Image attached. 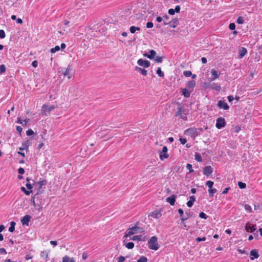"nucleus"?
<instances>
[{"instance_id":"09e8293b","label":"nucleus","mask_w":262,"mask_h":262,"mask_svg":"<svg viewBox=\"0 0 262 262\" xmlns=\"http://www.w3.org/2000/svg\"><path fill=\"white\" fill-rule=\"evenodd\" d=\"M238 185L241 189H244V188H246V184L242 182H239L238 183Z\"/></svg>"},{"instance_id":"c9c22d12","label":"nucleus","mask_w":262,"mask_h":262,"mask_svg":"<svg viewBox=\"0 0 262 262\" xmlns=\"http://www.w3.org/2000/svg\"><path fill=\"white\" fill-rule=\"evenodd\" d=\"M131 239L133 240V241H142V235H140L134 236L133 237H132Z\"/></svg>"},{"instance_id":"aec40b11","label":"nucleus","mask_w":262,"mask_h":262,"mask_svg":"<svg viewBox=\"0 0 262 262\" xmlns=\"http://www.w3.org/2000/svg\"><path fill=\"white\" fill-rule=\"evenodd\" d=\"M166 202L169 203L171 205H174L176 202V196L171 195V196L168 197L166 199Z\"/></svg>"},{"instance_id":"603ef678","label":"nucleus","mask_w":262,"mask_h":262,"mask_svg":"<svg viewBox=\"0 0 262 262\" xmlns=\"http://www.w3.org/2000/svg\"><path fill=\"white\" fill-rule=\"evenodd\" d=\"M229 28L231 30H234L235 29V25L234 23H230L229 25Z\"/></svg>"},{"instance_id":"20e7f679","label":"nucleus","mask_w":262,"mask_h":262,"mask_svg":"<svg viewBox=\"0 0 262 262\" xmlns=\"http://www.w3.org/2000/svg\"><path fill=\"white\" fill-rule=\"evenodd\" d=\"M142 232L141 229L138 227L137 225H135V226L129 228L126 231V235L125 236L126 237H130L133 234L140 233Z\"/></svg>"},{"instance_id":"4be33fe9","label":"nucleus","mask_w":262,"mask_h":262,"mask_svg":"<svg viewBox=\"0 0 262 262\" xmlns=\"http://www.w3.org/2000/svg\"><path fill=\"white\" fill-rule=\"evenodd\" d=\"M247 53V49L244 47H242L241 49V50H239V58H242Z\"/></svg>"},{"instance_id":"7ed1b4c3","label":"nucleus","mask_w":262,"mask_h":262,"mask_svg":"<svg viewBox=\"0 0 262 262\" xmlns=\"http://www.w3.org/2000/svg\"><path fill=\"white\" fill-rule=\"evenodd\" d=\"M47 181L46 180H40L35 184V186L37 189L36 194H41L43 192Z\"/></svg>"},{"instance_id":"a211bd4d","label":"nucleus","mask_w":262,"mask_h":262,"mask_svg":"<svg viewBox=\"0 0 262 262\" xmlns=\"http://www.w3.org/2000/svg\"><path fill=\"white\" fill-rule=\"evenodd\" d=\"M185 133L191 136H196L198 135L197 129L195 128H190L185 131Z\"/></svg>"},{"instance_id":"e2e57ef3","label":"nucleus","mask_w":262,"mask_h":262,"mask_svg":"<svg viewBox=\"0 0 262 262\" xmlns=\"http://www.w3.org/2000/svg\"><path fill=\"white\" fill-rule=\"evenodd\" d=\"M175 11V12L179 13L180 11L181 8L180 6L179 5H177L176 6L175 9H174Z\"/></svg>"},{"instance_id":"052dcab7","label":"nucleus","mask_w":262,"mask_h":262,"mask_svg":"<svg viewBox=\"0 0 262 262\" xmlns=\"http://www.w3.org/2000/svg\"><path fill=\"white\" fill-rule=\"evenodd\" d=\"M168 13L169 14L172 15H174L175 13V11L173 9H169L168 11Z\"/></svg>"},{"instance_id":"4d7b16f0","label":"nucleus","mask_w":262,"mask_h":262,"mask_svg":"<svg viewBox=\"0 0 262 262\" xmlns=\"http://www.w3.org/2000/svg\"><path fill=\"white\" fill-rule=\"evenodd\" d=\"M163 16H158L156 17V21L158 23H161L162 21H163Z\"/></svg>"},{"instance_id":"774afa93","label":"nucleus","mask_w":262,"mask_h":262,"mask_svg":"<svg viewBox=\"0 0 262 262\" xmlns=\"http://www.w3.org/2000/svg\"><path fill=\"white\" fill-rule=\"evenodd\" d=\"M22 130H23V128H21V127L19 126H17L16 127V130H17L18 133H19L20 134L21 133Z\"/></svg>"},{"instance_id":"3c124183","label":"nucleus","mask_w":262,"mask_h":262,"mask_svg":"<svg viewBox=\"0 0 262 262\" xmlns=\"http://www.w3.org/2000/svg\"><path fill=\"white\" fill-rule=\"evenodd\" d=\"M5 32L3 30H0V38L3 39L5 37Z\"/></svg>"},{"instance_id":"6ab92c4d","label":"nucleus","mask_w":262,"mask_h":262,"mask_svg":"<svg viewBox=\"0 0 262 262\" xmlns=\"http://www.w3.org/2000/svg\"><path fill=\"white\" fill-rule=\"evenodd\" d=\"M250 255L251 256L250 257L251 260H254L255 258H257L259 256L257 250L256 249L252 250L250 251Z\"/></svg>"},{"instance_id":"49530a36","label":"nucleus","mask_w":262,"mask_h":262,"mask_svg":"<svg viewBox=\"0 0 262 262\" xmlns=\"http://www.w3.org/2000/svg\"><path fill=\"white\" fill-rule=\"evenodd\" d=\"M236 22L238 24H243L244 23V19L242 17H238L237 19Z\"/></svg>"},{"instance_id":"69168bd1","label":"nucleus","mask_w":262,"mask_h":262,"mask_svg":"<svg viewBox=\"0 0 262 262\" xmlns=\"http://www.w3.org/2000/svg\"><path fill=\"white\" fill-rule=\"evenodd\" d=\"M32 66L36 68L38 66V62L36 60H34L32 62Z\"/></svg>"},{"instance_id":"f704fd0d","label":"nucleus","mask_w":262,"mask_h":262,"mask_svg":"<svg viewBox=\"0 0 262 262\" xmlns=\"http://www.w3.org/2000/svg\"><path fill=\"white\" fill-rule=\"evenodd\" d=\"M194 159L195 160L198 162H202V158L201 156L199 154H195L194 156Z\"/></svg>"},{"instance_id":"c85d7f7f","label":"nucleus","mask_w":262,"mask_h":262,"mask_svg":"<svg viewBox=\"0 0 262 262\" xmlns=\"http://www.w3.org/2000/svg\"><path fill=\"white\" fill-rule=\"evenodd\" d=\"M140 28L138 27H135V26H131L129 28V31L131 33H134L136 32V31H140Z\"/></svg>"},{"instance_id":"9b49d317","label":"nucleus","mask_w":262,"mask_h":262,"mask_svg":"<svg viewBox=\"0 0 262 262\" xmlns=\"http://www.w3.org/2000/svg\"><path fill=\"white\" fill-rule=\"evenodd\" d=\"M162 216L161 210H156L151 212L149 214V217L150 216L153 219H159Z\"/></svg>"},{"instance_id":"6e6d98bb","label":"nucleus","mask_w":262,"mask_h":262,"mask_svg":"<svg viewBox=\"0 0 262 262\" xmlns=\"http://www.w3.org/2000/svg\"><path fill=\"white\" fill-rule=\"evenodd\" d=\"M154 26V24L152 22H147L146 23V27L147 28H152Z\"/></svg>"},{"instance_id":"dca6fc26","label":"nucleus","mask_w":262,"mask_h":262,"mask_svg":"<svg viewBox=\"0 0 262 262\" xmlns=\"http://www.w3.org/2000/svg\"><path fill=\"white\" fill-rule=\"evenodd\" d=\"M31 216L30 215H26L21 219V223L23 225H28Z\"/></svg>"},{"instance_id":"0e129e2a","label":"nucleus","mask_w":262,"mask_h":262,"mask_svg":"<svg viewBox=\"0 0 262 262\" xmlns=\"http://www.w3.org/2000/svg\"><path fill=\"white\" fill-rule=\"evenodd\" d=\"M181 217V221L182 223H184L185 221H186L188 217H184V215L180 216Z\"/></svg>"},{"instance_id":"393cba45","label":"nucleus","mask_w":262,"mask_h":262,"mask_svg":"<svg viewBox=\"0 0 262 262\" xmlns=\"http://www.w3.org/2000/svg\"><path fill=\"white\" fill-rule=\"evenodd\" d=\"M210 88L211 89H213V90H215V91H220L221 90L220 85L219 84H218L217 83H215L211 84L210 86Z\"/></svg>"},{"instance_id":"f8f14e48","label":"nucleus","mask_w":262,"mask_h":262,"mask_svg":"<svg viewBox=\"0 0 262 262\" xmlns=\"http://www.w3.org/2000/svg\"><path fill=\"white\" fill-rule=\"evenodd\" d=\"M137 63L139 66L143 67L145 68H148L150 66L149 61L146 60H143L141 58L138 60Z\"/></svg>"},{"instance_id":"58836bf2","label":"nucleus","mask_w":262,"mask_h":262,"mask_svg":"<svg viewBox=\"0 0 262 262\" xmlns=\"http://www.w3.org/2000/svg\"><path fill=\"white\" fill-rule=\"evenodd\" d=\"M214 183L211 181H208L206 183V185L209 187V189L212 188Z\"/></svg>"},{"instance_id":"bf43d9fd","label":"nucleus","mask_w":262,"mask_h":262,"mask_svg":"<svg viewBox=\"0 0 262 262\" xmlns=\"http://www.w3.org/2000/svg\"><path fill=\"white\" fill-rule=\"evenodd\" d=\"M18 172L20 174H23L25 173V170L23 168L20 167L18 169Z\"/></svg>"},{"instance_id":"13d9d810","label":"nucleus","mask_w":262,"mask_h":262,"mask_svg":"<svg viewBox=\"0 0 262 262\" xmlns=\"http://www.w3.org/2000/svg\"><path fill=\"white\" fill-rule=\"evenodd\" d=\"M179 140H180L181 144H182L183 145L185 144L187 142V140L185 138H180L179 139Z\"/></svg>"},{"instance_id":"4468645a","label":"nucleus","mask_w":262,"mask_h":262,"mask_svg":"<svg viewBox=\"0 0 262 262\" xmlns=\"http://www.w3.org/2000/svg\"><path fill=\"white\" fill-rule=\"evenodd\" d=\"M217 106L220 108H223L225 110H227L229 109V107L228 105V104L225 102V101H222L221 100H219L218 101V103H217Z\"/></svg>"},{"instance_id":"6e6552de","label":"nucleus","mask_w":262,"mask_h":262,"mask_svg":"<svg viewBox=\"0 0 262 262\" xmlns=\"http://www.w3.org/2000/svg\"><path fill=\"white\" fill-rule=\"evenodd\" d=\"M167 148L166 146H164L162 148V151L159 153V158L161 160L167 159L169 157V155L167 154Z\"/></svg>"},{"instance_id":"c03bdc74","label":"nucleus","mask_w":262,"mask_h":262,"mask_svg":"<svg viewBox=\"0 0 262 262\" xmlns=\"http://www.w3.org/2000/svg\"><path fill=\"white\" fill-rule=\"evenodd\" d=\"M157 73L159 76L163 77L164 76V73L162 72L161 68H158L157 70Z\"/></svg>"},{"instance_id":"de8ad7c7","label":"nucleus","mask_w":262,"mask_h":262,"mask_svg":"<svg viewBox=\"0 0 262 262\" xmlns=\"http://www.w3.org/2000/svg\"><path fill=\"white\" fill-rule=\"evenodd\" d=\"M186 168L187 169L189 170V171L190 173H192L193 172V169H192V165L191 164H187V165H186Z\"/></svg>"},{"instance_id":"680f3d73","label":"nucleus","mask_w":262,"mask_h":262,"mask_svg":"<svg viewBox=\"0 0 262 262\" xmlns=\"http://www.w3.org/2000/svg\"><path fill=\"white\" fill-rule=\"evenodd\" d=\"M206 240V238L205 237H198L196 238V241L197 242H200L201 241H205Z\"/></svg>"},{"instance_id":"423d86ee","label":"nucleus","mask_w":262,"mask_h":262,"mask_svg":"<svg viewBox=\"0 0 262 262\" xmlns=\"http://www.w3.org/2000/svg\"><path fill=\"white\" fill-rule=\"evenodd\" d=\"M210 74L211 76L208 78L209 82L213 81L217 79L221 75V72L219 71L212 69L210 71Z\"/></svg>"},{"instance_id":"72a5a7b5","label":"nucleus","mask_w":262,"mask_h":262,"mask_svg":"<svg viewBox=\"0 0 262 262\" xmlns=\"http://www.w3.org/2000/svg\"><path fill=\"white\" fill-rule=\"evenodd\" d=\"M20 189L27 195H29L32 192V190H27L24 187H21Z\"/></svg>"},{"instance_id":"1a4fd4ad","label":"nucleus","mask_w":262,"mask_h":262,"mask_svg":"<svg viewBox=\"0 0 262 262\" xmlns=\"http://www.w3.org/2000/svg\"><path fill=\"white\" fill-rule=\"evenodd\" d=\"M57 106L52 105L51 106H49L47 104H43L42 106V111L45 113V115H47L48 114L50 113L52 110H53Z\"/></svg>"},{"instance_id":"412c9836","label":"nucleus","mask_w":262,"mask_h":262,"mask_svg":"<svg viewBox=\"0 0 262 262\" xmlns=\"http://www.w3.org/2000/svg\"><path fill=\"white\" fill-rule=\"evenodd\" d=\"M191 91L188 90V89L184 88L182 89V95L185 97V98H188L190 96V93Z\"/></svg>"},{"instance_id":"0eeeda50","label":"nucleus","mask_w":262,"mask_h":262,"mask_svg":"<svg viewBox=\"0 0 262 262\" xmlns=\"http://www.w3.org/2000/svg\"><path fill=\"white\" fill-rule=\"evenodd\" d=\"M226 124L225 119L220 117L216 119L215 126L217 129H221L225 126Z\"/></svg>"},{"instance_id":"2eb2a0df","label":"nucleus","mask_w":262,"mask_h":262,"mask_svg":"<svg viewBox=\"0 0 262 262\" xmlns=\"http://www.w3.org/2000/svg\"><path fill=\"white\" fill-rule=\"evenodd\" d=\"M156 55V52L153 50H151L149 51V53H146L144 54V56L150 59H152L154 58L155 56Z\"/></svg>"},{"instance_id":"9d476101","label":"nucleus","mask_w":262,"mask_h":262,"mask_svg":"<svg viewBox=\"0 0 262 262\" xmlns=\"http://www.w3.org/2000/svg\"><path fill=\"white\" fill-rule=\"evenodd\" d=\"M255 225L248 222L246 224L245 230L247 232L252 233L256 230Z\"/></svg>"},{"instance_id":"f3484780","label":"nucleus","mask_w":262,"mask_h":262,"mask_svg":"<svg viewBox=\"0 0 262 262\" xmlns=\"http://www.w3.org/2000/svg\"><path fill=\"white\" fill-rule=\"evenodd\" d=\"M195 81L194 80H190L187 82V86L186 88L188 89V90L192 91L195 85Z\"/></svg>"},{"instance_id":"7c9ffc66","label":"nucleus","mask_w":262,"mask_h":262,"mask_svg":"<svg viewBox=\"0 0 262 262\" xmlns=\"http://www.w3.org/2000/svg\"><path fill=\"white\" fill-rule=\"evenodd\" d=\"M136 70H139L141 72V73H142V75H144V76H146L147 74V71L145 70V69H141L140 68H139L138 67H136L135 68Z\"/></svg>"},{"instance_id":"ddd939ff","label":"nucleus","mask_w":262,"mask_h":262,"mask_svg":"<svg viewBox=\"0 0 262 262\" xmlns=\"http://www.w3.org/2000/svg\"><path fill=\"white\" fill-rule=\"evenodd\" d=\"M213 172V168L210 166H206L203 170V174L206 176H209Z\"/></svg>"},{"instance_id":"a19ab883","label":"nucleus","mask_w":262,"mask_h":262,"mask_svg":"<svg viewBox=\"0 0 262 262\" xmlns=\"http://www.w3.org/2000/svg\"><path fill=\"white\" fill-rule=\"evenodd\" d=\"M154 60H155V62H156L157 63H161L163 60V57H160V56H156L154 58Z\"/></svg>"},{"instance_id":"39448f33","label":"nucleus","mask_w":262,"mask_h":262,"mask_svg":"<svg viewBox=\"0 0 262 262\" xmlns=\"http://www.w3.org/2000/svg\"><path fill=\"white\" fill-rule=\"evenodd\" d=\"M188 115V112L184 108L179 107L178 111L176 113V116H179L180 118L184 120H186L187 119V116Z\"/></svg>"},{"instance_id":"5fc2aeb1","label":"nucleus","mask_w":262,"mask_h":262,"mask_svg":"<svg viewBox=\"0 0 262 262\" xmlns=\"http://www.w3.org/2000/svg\"><path fill=\"white\" fill-rule=\"evenodd\" d=\"M125 260V257L122 256H120L118 258V262H124Z\"/></svg>"},{"instance_id":"37998d69","label":"nucleus","mask_w":262,"mask_h":262,"mask_svg":"<svg viewBox=\"0 0 262 262\" xmlns=\"http://www.w3.org/2000/svg\"><path fill=\"white\" fill-rule=\"evenodd\" d=\"M137 262H147V259L145 256H142L138 259Z\"/></svg>"},{"instance_id":"f257e3e1","label":"nucleus","mask_w":262,"mask_h":262,"mask_svg":"<svg viewBox=\"0 0 262 262\" xmlns=\"http://www.w3.org/2000/svg\"><path fill=\"white\" fill-rule=\"evenodd\" d=\"M72 70V66L69 64L67 68H59V73H61L64 77H67L68 79H70L73 77V74L71 73Z\"/></svg>"},{"instance_id":"bb28decb","label":"nucleus","mask_w":262,"mask_h":262,"mask_svg":"<svg viewBox=\"0 0 262 262\" xmlns=\"http://www.w3.org/2000/svg\"><path fill=\"white\" fill-rule=\"evenodd\" d=\"M49 252L47 251H42L40 253V256L43 258L46 261L48 259Z\"/></svg>"},{"instance_id":"79ce46f5","label":"nucleus","mask_w":262,"mask_h":262,"mask_svg":"<svg viewBox=\"0 0 262 262\" xmlns=\"http://www.w3.org/2000/svg\"><path fill=\"white\" fill-rule=\"evenodd\" d=\"M60 50V47L58 46H55L54 48H52L51 49V52L52 53H55L57 51H58Z\"/></svg>"},{"instance_id":"ea45409f","label":"nucleus","mask_w":262,"mask_h":262,"mask_svg":"<svg viewBox=\"0 0 262 262\" xmlns=\"http://www.w3.org/2000/svg\"><path fill=\"white\" fill-rule=\"evenodd\" d=\"M6 70V68L4 64L0 65V74L4 73Z\"/></svg>"},{"instance_id":"473e14b6","label":"nucleus","mask_w":262,"mask_h":262,"mask_svg":"<svg viewBox=\"0 0 262 262\" xmlns=\"http://www.w3.org/2000/svg\"><path fill=\"white\" fill-rule=\"evenodd\" d=\"M244 208L248 212L251 213L252 212V207L248 204H245L244 205Z\"/></svg>"},{"instance_id":"2f4dec72","label":"nucleus","mask_w":262,"mask_h":262,"mask_svg":"<svg viewBox=\"0 0 262 262\" xmlns=\"http://www.w3.org/2000/svg\"><path fill=\"white\" fill-rule=\"evenodd\" d=\"M216 189L215 188H210L208 189V192L209 194L210 197H212L213 194L216 192Z\"/></svg>"},{"instance_id":"8fccbe9b","label":"nucleus","mask_w":262,"mask_h":262,"mask_svg":"<svg viewBox=\"0 0 262 262\" xmlns=\"http://www.w3.org/2000/svg\"><path fill=\"white\" fill-rule=\"evenodd\" d=\"M199 217L204 219H207L208 218V216L203 212L199 214Z\"/></svg>"},{"instance_id":"b1692460","label":"nucleus","mask_w":262,"mask_h":262,"mask_svg":"<svg viewBox=\"0 0 262 262\" xmlns=\"http://www.w3.org/2000/svg\"><path fill=\"white\" fill-rule=\"evenodd\" d=\"M62 262H75L74 258L70 257L68 256H65L62 258Z\"/></svg>"},{"instance_id":"864d4df0","label":"nucleus","mask_w":262,"mask_h":262,"mask_svg":"<svg viewBox=\"0 0 262 262\" xmlns=\"http://www.w3.org/2000/svg\"><path fill=\"white\" fill-rule=\"evenodd\" d=\"M26 134L27 136H31L34 134V132L31 129H29L27 131Z\"/></svg>"},{"instance_id":"338daca9","label":"nucleus","mask_w":262,"mask_h":262,"mask_svg":"<svg viewBox=\"0 0 262 262\" xmlns=\"http://www.w3.org/2000/svg\"><path fill=\"white\" fill-rule=\"evenodd\" d=\"M6 253H7L6 251L4 248H0V254H6Z\"/></svg>"},{"instance_id":"a18cd8bd","label":"nucleus","mask_w":262,"mask_h":262,"mask_svg":"<svg viewBox=\"0 0 262 262\" xmlns=\"http://www.w3.org/2000/svg\"><path fill=\"white\" fill-rule=\"evenodd\" d=\"M183 74L185 76L188 77L192 75V73L190 71H185L183 72Z\"/></svg>"},{"instance_id":"cd10ccee","label":"nucleus","mask_w":262,"mask_h":262,"mask_svg":"<svg viewBox=\"0 0 262 262\" xmlns=\"http://www.w3.org/2000/svg\"><path fill=\"white\" fill-rule=\"evenodd\" d=\"M30 180H31V179H29V178H27L26 179V181H27V183L26 185V186L27 188V189L29 190V191L32 190V189L33 188V186L30 182Z\"/></svg>"},{"instance_id":"a878e982","label":"nucleus","mask_w":262,"mask_h":262,"mask_svg":"<svg viewBox=\"0 0 262 262\" xmlns=\"http://www.w3.org/2000/svg\"><path fill=\"white\" fill-rule=\"evenodd\" d=\"M163 21L164 25L166 26V25H168L170 24V22L168 21L169 16L167 15H166V14L163 15Z\"/></svg>"},{"instance_id":"e433bc0d","label":"nucleus","mask_w":262,"mask_h":262,"mask_svg":"<svg viewBox=\"0 0 262 262\" xmlns=\"http://www.w3.org/2000/svg\"><path fill=\"white\" fill-rule=\"evenodd\" d=\"M30 146L29 142L28 141H25L22 143V147L24 149H28Z\"/></svg>"},{"instance_id":"5701e85b","label":"nucleus","mask_w":262,"mask_h":262,"mask_svg":"<svg viewBox=\"0 0 262 262\" xmlns=\"http://www.w3.org/2000/svg\"><path fill=\"white\" fill-rule=\"evenodd\" d=\"M189 199V201L187 202V205L188 207H191L193 205L194 202L195 201V198L194 196H191Z\"/></svg>"},{"instance_id":"f03ea898","label":"nucleus","mask_w":262,"mask_h":262,"mask_svg":"<svg viewBox=\"0 0 262 262\" xmlns=\"http://www.w3.org/2000/svg\"><path fill=\"white\" fill-rule=\"evenodd\" d=\"M147 244L148 248L155 251L158 250L160 247L158 242V238L155 236H152L148 241Z\"/></svg>"},{"instance_id":"c756f323","label":"nucleus","mask_w":262,"mask_h":262,"mask_svg":"<svg viewBox=\"0 0 262 262\" xmlns=\"http://www.w3.org/2000/svg\"><path fill=\"white\" fill-rule=\"evenodd\" d=\"M15 223L14 222H11L10 223V226L9 228V231L10 232H12L15 230Z\"/></svg>"},{"instance_id":"4c0bfd02","label":"nucleus","mask_w":262,"mask_h":262,"mask_svg":"<svg viewBox=\"0 0 262 262\" xmlns=\"http://www.w3.org/2000/svg\"><path fill=\"white\" fill-rule=\"evenodd\" d=\"M125 247L128 249H132L134 247V244L133 242H129L125 244Z\"/></svg>"}]
</instances>
